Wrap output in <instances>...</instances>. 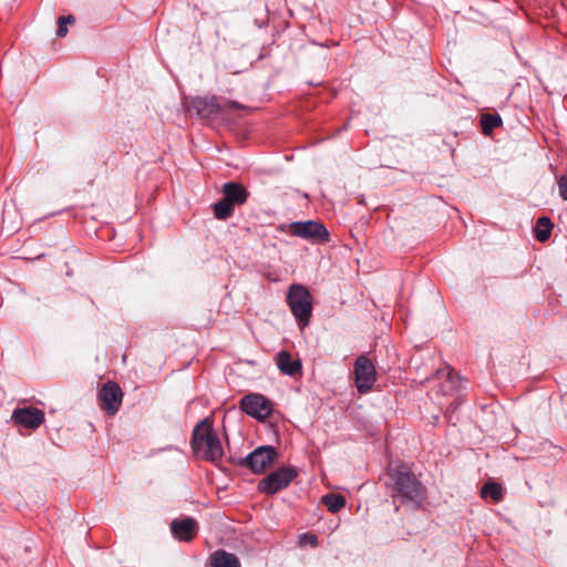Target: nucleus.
Segmentation results:
<instances>
[{"label":"nucleus","instance_id":"11","mask_svg":"<svg viewBox=\"0 0 567 567\" xmlns=\"http://www.w3.org/2000/svg\"><path fill=\"white\" fill-rule=\"evenodd\" d=\"M11 419L25 429L35 430L44 422V412L34 406L18 408Z\"/></svg>","mask_w":567,"mask_h":567},{"label":"nucleus","instance_id":"23","mask_svg":"<svg viewBox=\"0 0 567 567\" xmlns=\"http://www.w3.org/2000/svg\"><path fill=\"white\" fill-rule=\"evenodd\" d=\"M559 195L564 200H567V176L561 177L558 183Z\"/></svg>","mask_w":567,"mask_h":567},{"label":"nucleus","instance_id":"10","mask_svg":"<svg viewBox=\"0 0 567 567\" xmlns=\"http://www.w3.org/2000/svg\"><path fill=\"white\" fill-rule=\"evenodd\" d=\"M101 408L109 415H114L122 404L123 392L120 385L113 381L106 382L99 393Z\"/></svg>","mask_w":567,"mask_h":567},{"label":"nucleus","instance_id":"4","mask_svg":"<svg viewBox=\"0 0 567 567\" xmlns=\"http://www.w3.org/2000/svg\"><path fill=\"white\" fill-rule=\"evenodd\" d=\"M278 453L271 445H261L239 461V465L254 474H261L277 460Z\"/></svg>","mask_w":567,"mask_h":567},{"label":"nucleus","instance_id":"22","mask_svg":"<svg viewBox=\"0 0 567 567\" xmlns=\"http://www.w3.org/2000/svg\"><path fill=\"white\" fill-rule=\"evenodd\" d=\"M75 22L73 16L69 14L66 17L59 18V28L56 30V35L60 38H64L68 33V24H72Z\"/></svg>","mask_w":567,"mask_h":567},{"label":"nucleus","instance_id":"21","mask_svg":"<svg viewBox=\"0 0 567 567\" xmlns=\"http://www.w3.org/2000/svg\"><path fill=\"white\" fill-rule=\"evenodd\" d=\"M234 208L235 206H233L229 202H227L226 198L223 197L214 205L215 217L217 219L225 220L234 214Z\"/></svg>","mask_w":567,"mask_h":567},{"label":"nucleus","instance_id":"17","mask_svg":"<svg viewBox=\"0 0 567 567\" xmlns=\"http://www.w3.org/2000/svg\"><path fill=\"white\" fill-rule=\"evenodd\" d=\"M554 224L551 223L549 217H540L537 219L536 228H535V237L538 241L545 243L549 239L551 235Z\"/></svg>","mask_w":567,"mask_h":567},{"label":"nucleus","instance_id":"1","mask_svg":"<svg viewBox=\"0 0 567 567\" xmlns=\"http://www.w3.org/2000/svg\"><path fill=\"white\" fill-rule=\"evenodd\" d=\"M389 487L392 497H399L403 504L412 503L421 506L425 501L426 491L416 475L404 463L390 464L388 467Z\"/></svg>","mask_w":567,"mask_h":567},{"label":"nucleus","instance_id":"19","mask_svg":"<svg viewBox=\"0 0 567 567\" xmlns=\"http://www.w3.org/2000/svg\"><path fill=\"white\" fill-rule=\"evenodd\" d=\"M321 503L327 506L331 513H338L346 506V498L340 494H327L321 497Z\"/></svg>","mask_w":567,"mask_h":567},{"label":"nucleus","instance_id":"24","mask_svg":"<svg viewBox=\"0 0 567 567\" xmlns=\"http://www.w3.org/2000/svg\"><path fill=\"white\" fill-rule=\"evenodd\" d=\"M302 543H307L311 545L312 547H316L318 545V538L316 535L312 534H303L301 537Z\"/></svg>","mask_w":567,"mask_h":567},{"label":"nucleus","instance_id":"15","mask_svg":"<svg viewBox=\"0 0 567 567\" xmlns=\"http://www.w3.org/2000/svg\"><path fill=\"white\" fill-rule=\"evenodd\" d=\"M213 567H241L236 555L224 549H218L210 555Z\"/></svg>","mask_w":567,"mask_h":567},{"label":"nucleus","instance_id":"3","mask_svg":"<svg viewBox=\"0 0 567 567\" xmlns=\"http://www.w3.org/2000/svg\"><path fill=\"white\" fill-rule=\"evenodd\" d=\"M287 302L298 324L308 326L312 315V296L309 290L302 285H292L288 290Z\"/></svg>","mask_w":567,"mask_h":567},{"label":"nucleus","instance_id":"18","mask_svg":"<svg viewBox=\"0 0 567 567\" xmlns=\"http://www.w3.org/2000/svg\"><path fill=\"white\" fill-rule=\"evenodd\" d=\"M503 124L502 117L498 114L484 113L481 116L482 132L485 135H491L494 128Z\"/></svg>","mask_w":567,"mask_h":567},{"label":"nucleus","instance_id":"8","mask_svg":"<svg viewBox=\"0 0 567 567\" xmlns=\"http://www.w3.org/2000/svg\"><path fill=\"white\" fill-rule=\"evenodd\" d=\"M289 227L291 235L313 243H327L330 238L328 229L319 221H293Z\"/></svg>","mask_w":567,"mask_h":567},{"label":"nucleus","instance_id":"6","mask_svg":"<svg viewBox=\"0 0 567 567\" xmlns=\"http://www.w3.org/2000/svg\"><path fill=\"white\" fill-rule=\"evenodd\" d=\"M353 373L358 391L361 394L368 393L377 381L374 364L367 355H359L354 362Z\"/></svg>","mask_w":567,"mask_h":567},{"label":"nucleus","instance_id":"16","mask_svg":"<svg viewBox=\"0 0 567 567\" xmlns=\"http://www.w3.org/2000/svg\"><path fill=\"white\" fill-rule=\"evenodd\" d=\"M436 378L444 379V383L442 384V391L445 394L455 391L460 388L461 378L457 374H455L450 367L437 370Z\"/></svg>","mask_w":567,"mask_h":567},{"label":"nucleus","instance_id":"14","mask_svg":"<svg viewBox=\"0 0 567 567\" xmlns=\"http://www.w3.org/2000/svg\"><path fill=\"white\" fill-rule=\"evenodd\" d=\"M276 363L278 369L287 375H295L301 370V362L293 360L287 351H280L277 354Z\"/></svg>","mask_w":567,"mask_h":567},{"label":"nucleus","instance_id":"20","mask_svg":"<svg viewBox=\"0 0 567 567\" xmlns=\"http://www.w3.org/2000/svg\"><path fill=\"white\" fill-rule=\"evenodd\" d=\"M481 496L483 498L491 497L495 503L503 498V489L498 483L488 482L481 489Z\"/></svg>","mask_w":567,"mask_h":567},{"label":"nucleus","instance_id":"12","mask_svg":"<svg viewBox=\"0 0 567 567\" xmlns=\"http://www.w3.org/2000/svg\"><path fill=\"white\" fill-rule=\"evenodd\" d=\"M198 523L193 517L175 518L171 523V533L179 542H190L198 533Z\"/></svg>","mask_w":567,"mask_h":567},{"label":"nucleus","instance_id":"5","mask_svg":"<svg viewBox=\"0 0 567 567\" xmlns=\"http://www.w3.org/2000/svg\"><path fill=\"white\" fill-rule=\"evenodd\" d=\"M298 476L295 467H280L264 477L257 486L258 492L267 495H274L285 489Z\"/></svg>","mask_w":567,"mask_h":567},{"label":"nucleus","instance_id":"2","mask_svg":"<svg viewBox=\"0 0 567 567\" xmlns=\"http://www.w3.org/2000/svg\"><path fill=\"white\" fill-rule=\"evenodd\" d=\"M190 443L194 452L200 454L208 462L216 463L224 456L221 442L208 417L195 425Z\"/></svg>","mask_w":567,"mask_h":567},{"label":"nucleus","instance_id":"7","mask_svg":"<svg viewBox=\"0 0 567 567\" xmlns=\"http://www.w3.org/2000/svg\"><path fill=\"white\" fill-rule=\"evenodd\" d=\"M239 408L247 415L257 420H265L272 412L271 401L260 393L244 395L239 401Z\"/></svg>","mask_w":567,"mask_h":567},{"label":"nucleus","instance_id":"13","mask_svg":"<svg viewBox=\"0 0 567 567\" xmlns=\"http://www.w3.org/2000/svg\"><path fill=\"white\" fill-rule=\"evenodd\" d=\"M224 198L227 199L233 206L244 205L249 196L246 187L236 182H227L221 187Z\"/></svg>","mask_w":567,"mask_h":567},{"label":"nucleus","instance_id":"9","mask_svg":"<svg viewBox=\"0 0 567 567\" xmlns=\"http://www.w3.org/2000/svg\"><path fill=\"white\" fill-rule=\"evenodd\" d=\"M190 109L202 118H215L220 112L226 109H240L237 102H228L225 105L218 103L216 96L212 97H194L190 103Z\"/></svg>","mask_w":567,"mask_h":567}]
</instances>
